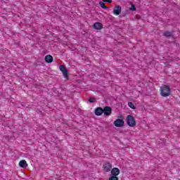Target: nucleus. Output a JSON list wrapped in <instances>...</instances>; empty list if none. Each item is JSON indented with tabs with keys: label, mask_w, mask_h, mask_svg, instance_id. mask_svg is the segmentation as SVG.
Instances as JSON below:
<instances>
[{
	"label": "nucleus",
	"mask_w": 180,
	"mask_h": 180,
	"mask_svg": "<svg viewBox=\"0 0 180 180\" xmlns=\"http://www.w3.org/2000/svg\"><path fill=\"white\" fill-rule=\"evenodd\" d=\"M131 8H129L130 11H136V6H134V4H133L132 3H131Z\"/></svg>",
	"instance_id": "17"
},
{
	"label": "nucleus",
	"mask_w": 180,
	"mask_h": 180,
	"mask_svg": "<svg viewBox=\"0 0 180 180\" xmlns=\"http://www.w3.org/2000/svg\"><path fill=\"white\" fill-rule=\"evenodd\" d=\"M94 113L96 116H102V114L103 113V108L98 107L95 109Z\"/></svg>",
	"instance_id": "8"
},
{
	"label": "nucleus",
	"mask_w": 180,
	"mask_h": 180,
	"mask_svg": "<svg viewBox=\"0 0 180 180\" xmlns=\"http://www.w3.org/2000/svg\"><path fill=\"white\" fill-rule=\"evenodd\" d=\"M99 5H100L101 8H103V9H109V8L108 6H106V5L105 4V3L103 1H100Z\"/></svg>",
	"instance_id": "14"
},
{
	"label": "nucleus",
	"mask_w": 180,
	"mask_h": 180,
	"mask_svg": "<svg viewBox=\"0 0 180 180\" xmlns=\"http://www.w3.org/2000/svg\"><path fill=\"white\" fill-rule=\"evenodd\" d=\"M19 166L21 168H26V167H27V162H26V160H22L19 162Z\"/></svg>",
	"instance_id": "12"
},
{
	"label": "nucleus",
	"mask_w": 180,
	"mask_h": 180,
	"mask_svg": "<svg viewBox=\"0 0 180 180\" xmlns=\"http://www.w3.org/2000/svg\"><path fill=\"white\" fill-rule=\"evenodd\" d=\"M127 124L129 127H134V126H136V120L133 115H128L127 117Z\"/></svg>",
	"instance_id": "2"
},
{
	"label": "nucleus",
	"mask_w": 180,
	"mask_h": 180,
	"mask_svg": "<svg viewBox=\"0 0 180 180\" xmlns=\"http://www.w3.org/2000/svg\"><path fill=\"white\" fill-rule=\"evenodd\" d=\"M120 174V169L117 167H114L113 169H111V175L113 176H117Z\"/></svg>",
	"instance_id": "9"
},
{
	"label": "nucleus",
	"mask_w": 180,
	"mask_h": 180,
	"mask_svg": "<svg viewBox=\"0 0 180 180\" xmlns=\"http://www.w3.org/2000/svg\"><path fill=\"white\" fill-rule=\"evenodd\" d=\"M93 27L96 30H101L103 28V25L101 22H96L94 24Z\"/></svg>",
	"instance_id": "10"
},
{
	"label": "nucleus",
	"mask_w": 180,
	"mask_h": 180,
	"mask_svg": "<svg viewBox=\"0 0 180 180\" xmlns=\"http://www.w3.org/2000/svg\"><path fill=\"white\" fill-rule=\"evenodd\" d=\"M103 113H104L105 116H110V115H112V108L110 106H105L103 109Z\"/></svg>",
	"instance_id": "4"
},
{
	"label": "nucleus",
	"mask_w": 180,
	"mask_h": 180,
	"mask_svg": "<svg viewBox=\"0 0 180 180\" xmlns=\"http://www.w3.org/2000/svg\"><path fill=\"white\" fill-rule=\"evenodd\" d=\"M58 180H61V179H58Z\"/></svg>",
	"instance_id": "21"
},
{
	"label": "nucleus",
	"mask_w": 180,
	"mask_h": 180,
	"mask_svg": "<svg viewBox=\"0 0 180 180\" xmlns=\"http://www.w3.org/2000/svg\"><path fill=\"white\" fill-rule=\"evenodd\" d=\"M94 102H96V98L91 97V103H94Z\"/></svg>",
	"instance_id": "18"
},
{
	"label": "nucleus",
	"mask_w": 180,
	"mask_h": 180,
	"mask_svg": "<svg viewBox=\"0 0 180 180\" xmlns=\"http://www.w3.org/2000/svg\"><path fill=\"white\" fill-rule=\"evenodd\" d=\"M103 2H108V4H112V0H103Z\"/></svg>",
	"instance_id": "19"
},
{
	"label": "nucleus",
	"mask_w": 180,
	"mask_h": 180,
	"mask_svg": "<svg viewBox=\"0 0 180 180\" xmlns=\"http://www.w3.org/2000/svg\"><path fill=\"white\" fill-rule=\"evenodd\" d=\"M163 36L165 37H172V32H169V31H165L163 33Z\"/></svg>",
	"instance_id": "13"
},
{
	"label": "nucleus",
	"mask_w": 180,
	"mask_h": 180,
	"mask_svg": "<svg viewBox=\"0 0 180 180\" xmlns=\"http://www.w3.org/2000/svg\"><path fill=\"white\" fill-rule=\"evenodd\" d=\"M59 69L60 70L62 74H63V77L65 78H68V70H67V68H65L64 65H60L59 66Z\"/></svg>",
	"instance_id": "5"
},
{
	"label": "nucleus",
	"mask_w": 180,
	"mask_h": 180,
	"mask_svg": "<svg viewBox=\"0 0 180 180\" xmlns=\"http://www.w3.org/2000/svg\"><path fill=\"white\" fill-rule=\"evenodd\" d=\"M91 97L89 98V102L91 103Z\"/></svg>",
	"instance_id": "20"
},
{
	"label": "nucleus",
	"mask_w": 180,
	"mask_h": 180,
	"mask_svg": "<svg viewBox=\"0 0 180 180\" xmlns=\"http://www.w3.org/2000/svg\"><path fill=\"white\" fill-rule=\"evenodd\" d=\"M114 126L115 127H123L124 126V120L122 119H117L114 121Z\"/></svg>",
	"instance_id": "3"
},
{
	"label": "nucleus",
	"mask_w": 180,
	"mask_h": 180,
	"mask_svg": "<svg viewBox=\"0 0 180 180\" xmlns=\"http://www.w3.org/2000/svg\"><path fill=\"white\" fill-rule=\"evenodd\" d=\"M109 180H119V178L117 177V176H111L109 178Z\"/></svg>",
	"instance_id": "16"
},
{
	"label": "nucleus",
	"mask_w": 180,
	"mask_h": 180,
	"mask_svg": "<svg viewBox=\"0 0 180 180\" xmlns=\"http://www.w3.org/2000/svg\"><path fill=\"white\" fill-rule=\"evenodd\" d=\"M128 105L129 108H131V109H136L134 104H133L131 102H129Z\"/></svg>",
	"instance_id": "15"
},
{
	"label": "nucleus",
	"mask_w": 180,
	"mask_h": 180,
	"mask_svg": "<svg viewBox=\"0 0 180 180\" xmlns=\"http://www.w3.org/2000/svg\"><path fill=\"white\" fill-rule=\"evenodd\" d=\"M160 95L164 98H167L171 95V88L168 85H163L160 87Z\"/></svg>",
	"instance_id": "1"
},
{
	"label": "nucleus",
	"mask_w": 180,
	"mask_h": 180,
	"mask_svg": "<svg viewBox=\"0 0 180 180\" xmlns=\"http://www.w3.org/2000/svg\"><path fill=\"white\" fill-rule=\"evenodd\" d=\"M103 167L106 172H109L112 169V164L109 162L104 163Z\"/></svg>",
	"instance_id": "7"
},
{
	"label": "nucleus",
	"mask_w": 180,
	"mask_h": 180,
	"mask_svg": "<svg viewBox=\"0 0 180 180\" xmlns=\"http://www.w3.org/2000/svg\"><path fill=\"white\" fill-rule=\"evenodd\" d=\"M46 63H53V56L51 55H47L45 56V58H44Z\"/></svg>",
	"instance_id": "11"
},
{
	"label": "nucleus",
	"mask_w": 180,
	"mask_h": 180,
	"mask_svg": "<svg viewBox=\"0 0 180 180\" xmlns=\"http://www.w3.org/2000/svg\"><path fill=\"white\" fill-rule=\"evenodd\" d=\"M114 15H119L122 13V6H115L113 10Z\"/></svg>",
	"instance_id": "6"
}]
</instances>
